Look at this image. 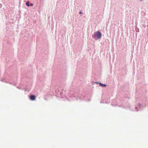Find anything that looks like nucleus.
<instances>
[{"label":"nucleus","instance_id":"obj_7","mask_svg":"<svg viewBox=\"0 0 148 148\" xmlns=\"http://www.w3.org/2000/svg\"><path fill=\"white\" fill-rule=\"evenodd\" d=\"M141 1H142V0H140Z\"/></svg>","mask_w":148,"mask_h":148},{"label":"nucleus","instance_id":"obj_1","mask_svg":"<svg viewBox=\"0 0 148 148\" xmlns=\"http://www.w3.org/2000/svg\"><path fill=\"white\" fill-rule=\"evenodd\" d=\"M95 36L98 38L99 39L101 37V34L99 32L97 31L95 33Z\"/></svg>","mask_w":148,"mask_h":148},{"label":"nucleus","instance_id":"obj_3","mask_svg":"<svg viewBox=\"0 0 148 148\" xmlns=\"http://www.w3.org/2000/svg\"><path fill=\"white\" fill-rule=\"evenodd\" d=\"M99 85L100 86H102V87H106V85L102 84L100 83L99 84Z\"/></svg>","mask_w":148,"mask_h":148},{"label":"nucleus","instance_id":"obj_5","mask_svg":"<svg viewBox=\"0 0 148 148\" xmlns=\"http://www.w3.org/2000/svg\"><path fill=\"white\" fill-rule=\"evenodd\" d=\"M30 5L31 6H32L33 5V4L32 3H31L30 4Z\"/></svg>","mask_w":148,"mask_h":148},{"label":"nucleus","instance_id":"obj_6","mask_svg":"<svg viewBox=\"0 0 148 148\" xmlns=\"http://www.w3.org/2000/svg\"><path fill=\"white\" fill-rule=\"evenodd\" d=\"M82 13L81 12H79V14H82Z\"/></svg>","mask_w":148,"mask_h":148},{"label":"nucleus","instance_id":"obj_4","mask_svg":"<svg viewBox=\"0 0 148 148\" xmlns=\"http://www.w3.org/2000/svg\"><path fill=\"white\" fill-rule=\"evenodd\" d=\"M29 1H27V3H26V4L28 6H29Z\"/></svg>","mask_w":148,"mask_h":148},{"label":"nucleus","instance_id":"obj_2","mask_svg":"<svg viewBox=\"0 0 148 148\" xmlns=\"http://www.w3.org/2000/svg\"><path fill=\"white\" fill-rule=\"evenodd\" d=\"M30 98L32 100H34L35 99V96L34 95H32L31 96Z\"/></svg>","mask_w":148,"mask_h":148}]
</instances>
